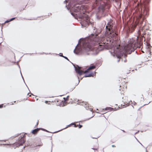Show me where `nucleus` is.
I'll use <instances>...</instances> for the list:
<instances>
[{
    "label": "nucleus",
    "mask_w": 152,
    "mask_h": 152,
    "mask_svg": "<svg viewBox=\"0 0 152 152\" xmlns=\"http://www.w3.org/2000/svg\"><path fill=\"white\" fill-rule=\"evenodd\" d=\"M142 15L141 14H140L138 19L137 20L135 23L132 25V29L134 30V29L136 28L137 26L138 25H140V26H142V21L144 20L143 18H142Z\"/></svg>",
    "instance_id": "nucleus-6"
},
{
    "label": "nucleus",
    "mask_w": 152,
    "mask_h": 152,
    "mask_svg": "<svg viewBox=\"0 0 152 152\" xmlns=\"http://www.w3.org/2000/svg\"><path fill=\"white\" fill-rule=\"evenodd\" d=\"M138 37H137V40L134 41L132 39L128 42V44L124 47L126 53L127 54H130L137 48H140L142 45V43L141 41H139Z\"/></svg>",
    "instance_id": "nucleus-2"
},
{
    "label": "nucleus",
    "mask_w": 152,
    "mask_h": 152,
    "mask_svg": "<svg viewBox=\"0 0 152 152\" xmlns=\"http://www.w3.org/2000/svg\"><path fill=\"white\" fill-rule=\"evenodd\" d=\"M84 16L85 18H83V20L82 21L81 24L83 26L86 27L91 24V22L90 21V18L88 15H84Z\"/></svg>",
    "instance_id": "nucleus-7"
},
{
    "label": "nucleus",
    "mask_w": 152,
    "mask_h": 152,
    "mask_svg": "<svg viewBox=\"0 0 152 152\" xmlns=\"http://www.w3.org/2000/svg\"><path fill=\"white\" fill-rule=\"evenodd\" d=\"M63 57L64 58H65L66 59L69 60L68 58H67V57H65V56H63Z\"/></svg>",
    "instance_id": "nucleus-24"
},
{
    "label": "nucleus",
    "mask_w": 152,
    "mask_h": 152,
    "mask_svg": "<svg viewBox=\"0 0 152 152\" xmlns=\"http://www.w3.org/2000/svg\"><path fill=\"white\" fill-rule=\"evenodd\" d=\"M92 149L94 150V152H104V150L103 148L99 149L98 148H92Z\"/></svg>",
    "instance_id": "nucleus-10"
},
{
    "label": "nucleus",
    "mask_w": 152,
    "mask_h": 152,
    "mask_svg": "<svg viewBox=\"0 0 152 152\" xmlns=\"http://www.w3.org/2000/svg\"><path fill=\"white\" fill-rule=\"evenodd\" d=\"M40 130V129L39 128L35 129L32 131V133L34 134H36Z\"/></svg>",
    "instance_id": "nucleus-12"
},
{
    "label": "nucleus",
    "mask_w": 152,
    "mask_h": 152,
    "mask_svg": "<svg viewBox=\"0 0 152 152\" xmlns=\"http://www.w3.org/2000/svg\"><path fill=\"white\" fill-rule=\"evenodd\" d=\"M95 68L96 66H90L87 70L84 72V73L86 74L85 75V77H90L92 76L93 75V74L90 72V71L91 70L95 69Z\"/></svg>",
    "instance_id": "nucleus-8"
},
{
    "label": "nucleus",
    "mask_w": 152,
    "mask_h": 152,
    "mask_svg": "<svg viewBox=\"0 0 152 152\" xmlns=\"http://www.w3.org/2000/svg\"><path fill=\"white\" fill-rule=\"evenodd\" d=\"M78 127L79 128H80L82 127V125H80L79 124H78Z\"/></svg>",
    "instance_id": "nucleus-20"
},
{
    "label": "nucleus",
    "mask_w": 152,
    "mask_h": 152,
    "mask_svg": "<svg viewBox=\"0 0 152 152\" xmlns=\"http://www.w3.org/2000/svg\"><path fill=\"white\" fill-rule=\"evenodd\" d=\"M60 56H61V57H63V56H64L63 55V54L62 53H60Z\"/></svg>",
    "instance_id": "nucleus-23"
},
{
    "label": "nucleus",
    "mask_w": 152,
    "mask_h": 152,
    "mask_svg": "<svg viewBox=\"0 0 152 152\" xmlns=\"http://www.w3.org/2000/svg\"><path fill=\"white\" fill-rule=\"evenodd\" d=\"M3 104L0 105V108H2L3 107Z\"/></svg>",
    "instance_id": "nucleus-22"
},
{
    "label": "nucleus",
    "mask_w": 152,
    "mask_h": 152,
    "mask_svg": "<svg viewBox=\"0 0 152 152\" xmlns=\"http://www.w3.org/2000/svg\"><path fill=\"white\" fill-rule=\"evenodd\" d=\"M83 8V7L82 6H77L76 7L74 8V11L75 12H78L80 10H82Z\"/></svg>",
    "instance_id": "nucleus-11"
},
{
    "label": "nucleus",
    "mask_w": 152,
    "mask_h": 152,
    "mask_svg": "<svg viewBox=\"0 0 152 152\" xmlns=\"http://www.w3.org/2000/svg\"><path fill=\"white\" fill-rule=\"evenodd\" d=\"M112 146L113 147H115V145H112Z\"/></svg>",
    "instance_id": "nucleus-25"
},
{
    "label": "nucleus",
    "mask_w": 152,
    "mask_h": 152,
    "mask_svg": "<svg viewBox=\"0 0 152 152\" xmlns=\"http://www.w3.org/2000/svg\"><path fill=\"white\" fill-rule=\"evenodd\" d=\"M76 72L78 73L80 75H81L83 73H85L84 71L80 70V68L79 67L76 68Z\"/></svg>",
    "instance_id": "nucleus-9"
},
{
    "label": "nucleus",
    "mask_w": 152,
    "mask_h": 152,
    "mask_svg": "<svg viewBox=\"0 0 152 152\" xmlns=\"http://www.w3.org/2000/svg\"><path fill=\"white\" fill-rule=\"evenodd\" d=\"M141 7V5L139 4H138L137 6L136 7V12L137 13V12L138 11L139 9H140Z\"/></svg>",
    "instance_id": "nucleus-13"
},
{
    "label": "nucleus",
    "mask_w": 152,
    "mask_h": 152,
    "mask_svg": "<svg viewBox=\"0 0 152 152\" xmlns=\"http://www.w3.org/2000/svg\"><path fill=\"white\" fill-rule=\"evenodd\" d=\"M99 34H91L88 37L86 38L83 42V46L85 48L90 49L93 46H96V48L99 51H101L106 48L107 45L101 42L103 39V36L99 37Z\"/></svg>",
    "instance_id": "nucleus-1"
},
{
    "label": "nucleus",
    "mask_w": 152,
    "mask_h": 152,
    "mask_svg": "<svg viewBox=\"0 0 152 152\" xmlns=\"http://www.w3.org/2000/svg\"><path fill=\"white\" fill-rule=\"evenodd\" d=\"M15 18H11V19H10V20H7L6 21H5L3 24V25H4L5 24V23H8L9 22H10V21H11L12 20H15Z\"/></svg>",
    "instance_id": "nucleus-16"
},
{
    "label": "nucleus",
    "mask_w": 152,
    "mask_h": 152,
    "mask_svg": "<svg viewBox=\"0 0 152 152\" xmlns=\"http://www.w3.org/2000/svg\"><path fill=\"white\" fill-rule=\"evenodd\" d=\"M120 82L119 86V90L121 91V94H123L124 93L126 92L127 90V83L125 79H121L119 80Z\"/></svg>",
    "instance_id": "nucleus-4"
},
{
    "label": "nucleus",
    "mask_w": 152,
    "mask_h": 152,
    "mask_svg": "<svg viewBox=\"0 0 152 152\" xmlns=\"http://www.w3.org/2000/svg\"><path fill=\"white\" fill-rule=\"evenodd\" d=\"M69 96H68L66 98H64V101L65 102L69 103Z\"/></svg>",
    "instance_id": "nucleus-15"
},
{
    "label": "nucleus",
    "mask_w": 152,
    "mask_h": 152,
    "mask_svg": "<svg viewBox=\"0 0 152 152\" xmlns=\"http://www.w3.org/2000/svg\"><path fill=\"white\" fill-rule=\"evenodd\" d=\"M101 9H102V10L103 11L104 10V9H105V7L104 6H103L102 7V8H101Z\"/></svg>",
    "instance_id": "nucleus-21"
},
{
    "label": "nucleus",
    "mask_w": 152,
    "mask_h": 152,
    "mask_svg": "<svg viewBox=\"0 0 152 152\" xmlns=\"http://www.w3.org/2000/svg\"><path fill=\"white\" fill-rule=\"evenodd\" d=\"M73 125H74V127H78L79 126L78 124H75V123H72L71 124L68 125V126H67V127H70V126H73Z\"/></svg>",
    "instance_id": "nucleus-14"
},
{
    "label": "nucleus",
    "mask_w": 152,
    "mask_h": 152,
    "mask_svg": "<svg viewBox=\"0 0 152 152\" xmlns=\"http://www.w3.org/2000/svg\"><path fill=\"white\" fill-rule=\"evenodd\" d=\"M39 122V121H37V126H37V125H38V123H39V122Z\"/></svg>",
    "instance_id": "nucleus-26"
},
{
    "label": "nucleus",
    "mask_w": 152,
    "mask_h": 152,
    "mask_svg": "<svg viewBox=\"0 0 152 152\" xmlns=\"http://www.w3.org/2000/svg\"><path fill=\"white\" fill-rule=\"evenodd\" d=\"M25 138L23 137H22L18 141L15 142H10L8 145H12L13 146L14 148H16L22 145L25 142Z\"/></svg>",
    "instance_id": "nucleus-5"
},
{
    "label": "nucleus",
    "mask_w": 152,
    "mask_h": 152,
    "mask_svg": "<svg viewBox=\"0 0 152 152\" xmlns=\"http://www.w3.org/2000/svg\"><path fill=\"white\" fill-rule=\"evenodd\" d=\"M125 62L126 61V60H125Z\"/></svg>",
    "instance_id": "nucleus-27"
},
{
    "label": "nucleus",
    "mask_w": 152,
    "mask_h": 152,
    "mask_svg": "<svg viewBox=\"0 0 152 152\" xmlns=\"http://www.w3.org/2000/svg\"><path fill=\"white\" fill-rule=\"evenodd\" d=\"M45 102L46 103L48 104H50V101H45Z\"/></svg>",
    "instance_id": "nucleus-19"
},
{
    "label": "nucleus",
    "mask_w": 152,
    "mask_h": 152,
    "mask_svg": "<svg viewBox=\"0 0 152 152\" xmlns=\"http://www.w3.org/2000/svg\"><path fill=\"white\" fill-rule=\"evenodd\" d=\"M113 20H111L107 23L106 28V34L109 36V38L112 39L113 40H114V39H115L117 34L113 31Z\"/></svg>",
    "instance_id": "nucleus-3"
},
{
    "label": "nucleus",
    "mask_w": 152,
    "mask_h": 152,
    "mask_svg": "<svg viewBox=\"0 0 152 152\" xmlns=\"http://www.w3.org/2000/svg\"><path fill=\"white\" fill-rule=\"evenodd\" d=\"M113 108L111 107H107L103 110L104 111H109L111 110Z\"/></svg>",
    "instance_id": "nucleus-17"
},
{
    "label": "nucleus",
    "mask_w": 152,
    "mask_h": 152,
    "mask_svg": "<svg viewBox=\"0 0 152 152\" xmlns=\"http://www.w3.org/2000/svg\"><path fill=\"white\" fill-rule=\"evenodd\" d=\"M148 94L151 95L152 96V88L149 89L148 92Z\"/></svg>",
    "instance_id": "nucleus-18"
}]
</instances>
